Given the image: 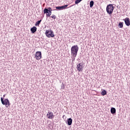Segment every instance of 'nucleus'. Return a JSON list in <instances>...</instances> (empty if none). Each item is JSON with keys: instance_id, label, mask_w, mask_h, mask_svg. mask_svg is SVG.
I'll list each match as a JSON object with an SVG mask.
<instances>
[{"instance_id": "15", "label": "nucleus", "mask_w": 130, "mask_h": 130, "mask_svg": "<svg viewBox=\"0 0 130 130\" xmlns=\"http://www.w3.org/2000/svg\"><path fill=\"white\" fill-rule=\"evenodd\" d=\"M42 21V20H38V21H37L36 22L35 26H39V25H40V23H41Z\"/></svg>"}, {"instance_id": "11", "label": "nucleus", "mask_w": 130, "mask_h": 130, "mask_svg": "<svg viewBox=\"0 0 130 130\" xmlns=\"http://www.w3.org/2000/svg\"><path fill=\"white\" fill-rule=\"evenodd\" d=\"M30 31L32 34H34L37 31V27L34 26L30 28Z\"/></svg>"}, {"instance_id": "1", "label": "nucleus", "mask_w": 130, "mask_h": 130, "mask_svg": "<svg viewBox=\"0 0 130 130\" xmlns=\"http://www.w3.org/2000/svg\"><path fill=\"white\" fill-rule=\"evenodd\" d=\"M114 6L112 4H109L106 7V12L109 15H111L113 13Z\"/></svg>"}, {"instance_id": "13", "label": "nucleus", "mask_w": 130, "mask_h": 130, "mask_svg": "<svg viewBox=\"0 0 130 130\" xmlns=\"http://www.w3.org/2000/svg\"><path fill=\"white\" fill-rule=\"evenodd\" d=\"M111 113L112 114H114V113H116V110L114 108H112L111 109Z\"/></svg>"}, {"instance_id": "17", "label": "nucleus", "mask_w": 130, "mask_h": 130, "mask_svg": "<svg viewBox=\"0 0 130 130\" xmlns=\"http://www.w3.org/2000/svg\"><path fill=\"white\" fill-rule=\"evenodd\" d=\"M93 6H94V1H91L90 2V8H93Z\"/></svg>"}, {"instance_id": "14", "label": "nucleus", "mask_w": 130, "mask_h": 130, "mask_svg": "<svg viewBox=\"0 0 130 130\" xmlns=\"http://www.w3.org/2000/svg\"><path fill=\"white\" fill-rule=\"evenodd\" d=\"M118 27L119 28H123V22H120L118 24Z\"/></svg>"}, {"instance_id": "18", "label": "nucleus", "mask_w": 130, "mask_h": 130, "mask_svg": "<svg viewBox=\"0 0 130 130\" xmlns=\"http://www.w3.org/2000/svg\"><path fill=\"white\" fill-rule=\"evenodd\" d=\"M101 94L103 95V96L106 95L107 94L106 90H103L101 92Z\"/></svg>"}, {"instance_id": "20", "label": "nucleus", "mask_w": 130, "mask_h": 130, "mask_svg": "<svg viewBox=\"0 0 130 130\" xmlns=\"http://www.w3.org/2000/svg\"><path fill=\"white\" fill-rule=\"evenodd\" d=\"M50 18H52V19H56V16L54 15V14H52L51 16H50Z\"/></svg>"}, {"instance_id": "10", "label": "nucleus", "mask_w": 130, "mask_h": 130, "mask_svg": "<svg viewBox=\"0 0 130 130\" xmlns=\"http://www.w3.org/2000/svg\"><path fill=\"white\" fill-rule=\"evenodd\" d=\"M123 21H124L126 26H130L129 18L126 17L125 19H123Z\"/></svg>"}, {"instance_id": "6", "label": "nucleus", "mask_w": 130, "mask_h": 130, "mask_svg": "<svg viewBox=\"0 0 130 130\" xmlns=\"http://www.w3.org/2000/svg\"><path fill=\"white\" fill-rule=\"evenodd\" d=\"M68 7H69V5H66L56 7L55 8L56 9V10H58V11H61V10H66V9H67Z\"/></svg>"}, {"instance_id": "24", "label": "nucleus", "mask_w": 130, "mask_h": 130, "mask_svg": "<svg viewBox=\"0 0 130 130\" xmlns=\"http://www.w3.org/2000/svg\"><path fill=\"white\" fill-rule=\"evenodd\" d=\"M4 96L5 97V95H4Z\"/></svg>"}, {"instance_id": "7", "label": "nucleus", "mask_w": 130, "mask_h": 130, "mask_svg": "<svg viewBox=\"0 0 130 130\" xmlns=\"http://www.w3.org/2000/svg\"><path fill=\"white\" fill-rule=\"evenodd\" d=\"M42 55H41V52L38 51L35 54V58L37 60H39V59H41Z\"/></svg>"}, {"instance_id": "21", "label": "nucleus", "mask_w": 130, "mask_h": 130, "mask_svg": "<svg viewBox=\"0 0 130 130\" xmlns=\"http://www.w3.org/2000/svg\"><path fill=\"white\" fill-rule=\"evenodd\" d=\"M62 89H64V86H63V87H62Z\"/></svg>"}, {"instance_id": "8", "label": "nucleus", "mask_w": 130, "mask_h": 130, "mask_svg": "<svg viewBox=\"0 0 130 130\" xmlns=\"http://www.w3.org/2000/svg\"><path fill=\"white\" fill-rule=\"evenodd\" d=\"M47 117L49 119H52V118L54 117V115H53L52 112H48L47 114Z\"/></svg>"}, {"instance_id": "5", "label": "nucleus", "mask_w": 130, "mask_h": 130, "mask_svg": "<svg viewBox=\"0 0 130 130\" xmlns=\"http://www.w3.org/2000/svg\"><path fill=\"white\" fill-rule=\"evenodd\" d=\"M76 69H77L78 72H83V70H84V64L82 63H79L77 65Z\"/></svg>"}, {"instance_id": "19", "label": "nucleus", "mask_w": 130, "mask_h": 130, "mask_svg": "<svg viewBox=\"0 0 130 130\" xmlns=\"http://www.w3.org/2000/svg\"><path fill=\"white\" fill-rule=\"evenodd\" d=\"M83 0H76L75 1V5H78V4H79V3H81Z\"/></svg>"}, {"instance_id": "12", "label": "nucleus", "mask_w": 130, "mask_h": 130, "mask_svg": "<svg viewBox=\"0 0 130 130\" xmlns=\"http://www.w3.org/2000/svg\"><path fill=\"white\" fill-rule=\"evenodd\" d=\"M67 122L68 125H72V124L73 123V119L71 118L68 119Z\"/></svg>"}, {"instance_id": "9", "label": "nucleus", "mask_w": 130, "mask_h": 130, "mask_svg": "<svg viewBox=\"0 0 130 130\" xmlns=\"http://www.w3.org/2000/svg\"><path fill=\"white\" fill-rule=\"evenodd\" d=\"M71 53L73 57H76V56H77V54L78 53V49H71Z\"/></svg>"}, {"instance_id": "22", "label": "nucleus", "mask_w": 130, "mask_h": 130, "mask_svg": "<svg viewBox=\"0 0 130 130\" xmlns=\"http://www.w3.org/2000/svg\"><path fill=\"white\" fill-rule=\"evenodd\" d=\"M74 5H71V6H70V8H71V7H73Z\"/></svg>"}, {"instance_id": "23", "label": "nucleus", "mask_w": 130, "mask_h": 130, "mask_svg": "<svg viewBox=\"0 0 130 130\" xmlns=\"http://www.w3.org/2000/svg\"><path fill=\"white\" fill-rule=\"evenodd\" d=\"M54 11H56V9L54 10Z\"/></svg>"}, {"instance_id": "16", "label": "nucleus", "mask_w": 130, "mask_h": 130, "mask_svg": "<svg viewBox=\"0 0 130 130\" xmlns=\"http://www.w3.org/2000/svg\"><path fill=\"white\" fill-rule=\"evenodd\" d=\"M71 49H79L78 45H74L72 47Z\"/></svg>"}, {"instance_id": "4", "label": "nucleus", "mask_w": 130, "mask_h": 130, "mask_svg": "<svg viewBox=\"0 0 130 130\" xmlns=\"http://www.w3.org/2000/svg\"><path fill=\"white\" fill-rule=\"evenodd\" d=\"M1 102L3 105H5L6 107H8V106H10V101L8 99H5L4 100V99H3V98H1Z\"/></svg>"}, {"instance_id": "2", "label": "nucleus", "mask_w": 130, "mask_h": 130, "mask_svg": "<svg viewBox=\"0 0 130 130\" xmlns=\"http://www.w3.org/2000/svg\"><path fill=\"white\" fill-rule=\"evenodd\" d=\"M43 13L44 14H46V18H48L52 14V9H51V7H49L48 8H45Z\"/></svg>"}, {"instance_id": "3", "label": "nucleus", "mask_w": 130, "mask_h": 130, "mask_svg": "<svg viewBox=\"0 0 130 130\" xmlns=\"http://www.w3.org/2000/svg\"><path fill=\"white\" fill-rule=\"evenodd\" d=\"M45 35L48 38H50V37H54L55 36L53 31L51 30V29L46 30Z\"/></svg>"}]
</instances>
